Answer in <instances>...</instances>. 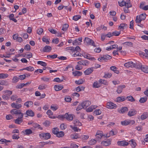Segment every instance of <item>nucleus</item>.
I'll return each mask as SVG.
<instances>
[{"label":"nucleus","instance_id":"obj_3","mask_svg":"<svg viewBox=\"0 0 148 148\" xmlns=\"http://www.w3.org/2000/svg\"><path fill=\"white\" fill-rule=\"evenodd\" d=\"M39 136L41 138L45 140H47L49 139L51 137L50 134L49 133H42L39 134Z\"/></svg>","mask_w":148,"mask_h":148},{"label":"nucleus","instance_id":"obj_48","mask_svg":"<svg viewBox=\"0 0 148 148\" xmlns=\"http://www.w3.org/2000/svg\"><path fill=\"white\" fill-rule=\"evenodd\" d=\"M69 25L67 24H64L62 26V30L64 31H65L67 30L69 27Z\"/></svg>","mask_w":148,"mask_h":148},{"label":"nucleus","instance_id":"obj_47","mask_svg":"<svg viewBox=\"0 0 148 148\" xmlns=\"http://www.w3.org/2000/svg\"><path fill=\"white\" fill-rule=\"evenodd\" d=\"M59 131V129L58 127H55L52 129V132L54 135H56Z\"/></svg>","mask_w":148,"mask_h":148},{"label":"nucleus","instance_id":"obj_9","mask_svg":"<svg viewBox=\"0 0 148 148\" xmlns=\"http://www.w3.org/2000/svg\"><path fill=\"white\" fill-rule=\"evenodd\" d=\"M10 112L12 114L18 115L19 116L22 114L23 115V113L21 112V110H18L16 109H13L11 110Z\"/></svg>","mask_w":148,"mask_h":148},{"label":"nucleus","instance_id":"obj_54","mask_svg":"<svg viewBox=\"0 0 148 148\" xmlns=\"http://www.w3.org/2000/svg\"><path fill=\"white\" fill-rule=\"evenodd\" d=\"M51 124V123L49 121H45L43 123V125L46 127H49L50 125Z\"/></svg>","mask_w":148,"mask_h":148},{"label":"nucleus","instance_id":"obj_63","mask_svg":"<svg viewBox=\"0 0 148 148\" xmlns=\"http://www.w3.org/2000/svg\"><path fill=\"white\" fill-rule=\"evenodd\" d=\"M81 43L78 41L77 39H76L73 42V44L74 45H80Z\"/></svg>","mask_w":148,"mask_h":148},{"label":"nucleus","instance_id":"obj_51","mask_svg":"<svg viewBox=\"0 0 148 148\" xmlns=\"http://www.w3.org/2000/svg\"><path fill=\"white\" fill-rule=\"evenodd\" d=\"M84 81L82 79H80L78 80H76L75 82V83L78 85L81 84H83Z\"/></svg>","mask_w":148,"mask_h":148},{"label":"nucleus","instance_id":"obj_40","mask_svg":"<svg viewBox=\"0 0 148 148\" xmlns=\"http://www.w3.org/2000/svg\"><path fill=\"white\" fill-rule=\"evenodd\" d=\"M32 125L35 128H38L41 130H42L43 128L42 127H41L40 126L39 124H38L37 123H33Z\"/></svg>","mask_w":148,"mask_h":148},{"label":"nucleus","instance_id":"obj_39","mask_svg":"<svg viewBox=\"0 0 148 148\" xmlns=\"http://www.w3.org/2000/svg\"><path fill=\"white\" fill-rule=\"evenodd\" d=\"M74 124L75 125L78 126H81L82 125V123L77 119L75 120L74 121Z\"/></svg>","mask_w":148,"mask_h":148},{"label":"nucleus","instance_id":"obj_1","mask_svg":"<svg viewBox=\"0 0 148 148\" xmlns=\"http://www.w3.org/2000/svg\"><path fill=\"white\" fill-rule=\"evenodd\" d=\"M138 63H134L132 61H130L125 63L124 64V66H125L127 68L134 67L137 69V68H140V66H138Z\"/></svg>","mask_w":148,"mask_h":148},{"label":"nucleus","instance_id":"obj_53","mask_svg":"<svg viewBox=\"0 0 148 148\" xmlns=\"http://www.w3.org/2000/svg\"><path fill=\"white\" fill-rule=\"evenodd\" d=\"M37 64H40L43 66H46L47 65V64L46 62L42 61H38L37 62Z\"/></svg>","mask_w":148,"mask_h":148},{"label":"nucleus","instance_id":"obj_23","mask_svg":"<svg viewBox=\"0 0 148 148\" xmlns=\"http://www.w3.org/2000/svg\"><path fill=\"white\" fill-rule=\"evenodd\" d=\"M26 114L27 116L31 117L34 116V112L31 110H29L26 111Z\"/></svg>","mask_w":148,"mask_h":148},{"label":"nucleus","instance_id":"obj_19","mask_svg":"<svg viewBox=\"0 0 148 148\" xmlns=\"http://www.w3.org/2000/svg\"><path fill=\"white\" fill-rule=\"evenodd\" d=\"M125 87V85H123L119 86L116 90V92L119 94L121 93L122 91L123 88Z\"/></svg>","mask_w":148,"mask_h":148},{"label":"nucleus","instance_id":"obj_5","mask_svg":"<svg viewBox=\"0 0 148 148\" xmlns=\"http://www.w3.org/2000/svg\"><path fill=\"white\" fill-rule=\"evenodd\" d=\"M84 42L86 43L88 45H91L95 47H96L93 41L88 38L86 37L85 38Z\"/></svg>","mask_w":148,"mask_h":148},{"label":"nucleus","instance_id":"obj_10","mask_svg":"<svg viewBox=\"0 0 148 148\" xmlns=\"http://www.w3.org/2000/svg\"><path fill=\"white\" fill-rule=\"evenodd\" d=\"M112 58V57L108 55H104L103 56L98 58V60L101 61L103 60H110Z\"/></svg>","mask_w":148,"mask_h":148},{"label":"nucleus","instance_id":"obj_30","mask_svg":"<svg viewBox=\"0 0 148 148\" xmlns=\"http://www.w3.org/2000/svg\"><path fill=\"white\" fill-rule=\"evenodd\" d=\"M128 110V109L127 107H124L122 108L119 111V112L120 113H123Z\"/></svg>","mask_w":148,"mask_h":148},{"label":"nucleus","instance_id":"obj_46","mask_svg":"<svg viewBox=\"0 0 148 148\" xmlns=\"http://www.w3.org/2000/svg\"><path fill=\"white\" fill-rule=\"evenodd\" d=\"M3 92L5 95H7L9 97L12 94V92L9 90H5L3 91Z\"/></svg>","mask_w":148,"mask_h":148},{"label":"nucleus","instance_id":"obj_8","mask_svg":"<svg viewBox=\"0 0 148 148\" xmlns=\"http://www.w3.org/2000/svg\"><path fill=\"white\" fill-rule=\"evenodd\" d=\"M117 143L118 146H127L129 145V143L125 140L118 141Z\"/></svg>","mask_w":148,"mask_h":148},{"label":"nucleus","instance_id":"obj_26","mask_svg":"<svg viewBox=\"0 0 148 148\" xmlns=\"http://www.w3.org/2000/svg\"><path fill=\"white\" fill-rule=\"evenodd\" d=\"M23 132L24 134L26 135H28L32 133V131L30 129H26L23 131Z\"/></svg>","mask_w":148,"mask_h":148},{"label":"nucleus","instance_id":"obj_44","mask_svg":"<svg viewBox=\"0 0 148 148\" xmlns=\"http://www.w3.org/2000/svg\"><path fill=\"white\" fill-rule=\"evenodd\" d=\"M145 53L142 52V53L140 54L147 58V59H148V49H145Z\"/></svg>","mask_w":148,"mask_h":148},{"label":"nucleus","instance_id":"obj_38","mask_svg":"<svg viewBox=\"0 0 148 148\" xmlns=\"http://www.w3.org/2000/svg\"><path fill=\"white\" fill-rule=\"evenodd\" d=\"M127 26V25L125 23H121L119 26V29L121 30H123L125 27H126Z\"/></svg>","mask_w":148,"mask_h":148},{"label":"nucleus","instance_id":"obj_49","mask_svg":"<svg viewBox=\"0 0 148 148\" xmlns=\"http://www.w3.org/2000/svg\"><path fill=\"white\" fill-rule=\"evenodd\" d=\"M147 98L146 97H144L141 98L139 101L141 103H144L147 101Z\"/></svg>","mask_w":148,"mask_h":148},{"label":"nucleus","instance_id":"obj_37","mask_svg":"<svg viewBox=\"0 0 148 148\" xmlns=\"http://www.w3.org/2000/svg\"><path fill=\"white\" fill-rule=\"evenodd\" d=\"M8 76V75L6 73H0V79H4L7 78Z\"/></svg>","mask_w":148,"mask_h":148},{"label":"nucleus","instance_id":"obj_29","mask_svg":"<svg viewBox=\"0 0 148 148\" xmlns=\"http://www.w3.org/2000/svg\"><path fill=\"white\" fill-rule=\"evenodd\" d=\"M33 104V103L32 101H28L24 103V105L26 106L27 108H29L30 106L32 105Z\"/></svg>","mask_w":148,"mask_h":148},{"label":"nucleus","instance_id":"obj_24","mask_svg":"<svg viewBox=\"0 0 148 148\" xmlns=\"http://www.w3.org/2000/svg\"><path fill=\"white\" fill-rule=\"evenodd\" d=\"M111 140H107V141H103L101 142V144L103 145L108 146L111 144Z\"/></svg>","mask_w":148,"mask_h":148},{"label":"nucleus","instance_id":"obj_52","mask_svg":"<svg viewBox=\"0 0 148 148\" xmlns=\"http://www.w3.org/2000/svg\"><path fill=\"white\" fill-rule=\"evenodd\" d=\"M126 99H127L128 101L131 102H133L135 101V99L133 97L131 96H130L127 97Z\"/></svg>","mask_w":148,"mask_h":148},{"label":"nucleus","instance_id":"obj_14","mask_svg":"<svg viewBox=\"0 0 148 148\" xmlns=\"http://www.w3.org/2000/svg\"><path fill=\"white\" fill-rule=\"evenodd\" d=\"M82 104L84 108H86L91 104V102L89 101L86 100L83 101Z\"/></svg>","mask_w":148,"mask_h":148},{"label":"nucleus","instance_id":"obj_16","mask_svg":"<svg viewBox=\"0 0 148 148\" xmlns=\"http://www.w3.org/2000/svg\"><path fill=\"white\" fill-rule=\"evenodd\" d=\"M117 132L116 130L110 131L109 134H107L106 135L107 137H109L110 136H113L116 134Z\"/></svg>","mask_w":148,"mask_h":148},{"label":"nucleus","instance_id":"obj_20","mask_svg":"<svg viewBox=\"0 0 148 148\" xmlns=\"http://www.w3.org/2000/svg\"><path fill=\"white\" fill-rule=\"evenodd\" d=\"M11 106L13 108H15L18 109H19L22 107V105L21 104H18L17 103H12Z\"/></svg>","mask_w":148,"mask_h":148},{"label":"nucleus","instance_id":"obj_56","mask_svg":"<svg viewBox=\"0 0 148 148\" xmlns=\"http://www.w3.org/2000/svg\"><path fill=\"white\" fill-rule=\"evenodd\" d=\"M148 117V115L147 113H144L141 116V119L142 120H144L146 119Z\"/></svg>","mask_w":148,"mask_h":148},{"label":"nucleus","instance_id":"obj_13","mask_svg":"<svg viewBox=\"0 0 148 148\" xmlns=\"http://www.w3.org/2000/svg\"><path fill=\"white\" fill-rule=\"evenodd\" d=\"M93 71V67L89 68L85 70L84 73L85 75H88L91 74Z\"/></svg>","mask_w":148,"mask_h":148},{"label":"nucleus","instance_id":"obj_45","mask_svg":"<svg viewBox=\"0 0 148 148\" xmlns=\"http://www.w3.org/2000/svg\"><path fill=\"white\" fill-rule=\"evenodd\" d=\"M89 136L87 135H82L80 136V138L83 140H86L89 138Z\"/></svg>","mask_w":148,"mask_h":148},{"label":"nucleus","instance_id":"obj_12","mask_svg":"<svg viewBox=\"0 0 148 148\" xmlns=\"http://www.w3.org/2000/svg\"><path fill=\"white\" fill-rule=\"evenodd\" d=\"M23 116V115L22 114L19 116L18 118L15 120V123L17 124H20L23 121L22 118Z\"/></svg>","mask_w":148,"mask_h":148},{"label":"nucleus","instance_id":"obj_17","mask_svg":"<svg viewBox=\"0 0 148 148\" xmlns=\"http://www.w3.org/2000/svg\"><path fill=\"white\" fill-rule=\"evenodd\" d=\"M103 132L100 131H97L95 134V136L98 138H101L103 136Z\"/></svg>","mask_w":148,"mask_h":148},{"label":"nucleus","instance_id":"obj_32","mask_svg":"<svg viewBox=\"0 0 148 148\" xmlns=\"http://www.w3.org/2000/svg\"><path fill=\"white\" fill-rule=\"evenodd\" d=\"M126 99V98L124 96H121V97H117L116 100L118 102L120 101H123Z\"/></svg>","mask_w":148,"mask_h":148},{"label":"nucleus","instance_id":"obj_27","mask_svg":"<svg viewBox=\"0 0 148 148\" xmlns=\"http://www.w3.org/2000/svg\"><path fill=\"white\" fill-rule=\"evenodd\" d=\"M8 17H9L10 20L14 21L15 23H16L17 21V20L14 18V15L13 14L9 15L8 16Z\"/></svg>","mask_w":148,"mask_h":148},{"label":"nucleus","instance_id":"obj_18","mask_svg":"<svg viewBox=\"0 0 148 148\" xmlns=\"http://www.w3.org/2000/svg\"><path fill=\"white\" fill-rule=\"evenodd\" d=\"M51 47L46 45L43 47L42 51L45 52H49L51 51Z\"/></svg>","mask_w":148,"mask_h":148},{"label":"nucleus","instance_id":"obj_43","mask_svg":"<svg viewBox=\"0 0 148 148\" xmlns=\"http://www.w3.org/2000/svg\"><path fill=\"white\" fill-rule=\"evenodd\" d=\"M101 86L100 85L97 81L94 82L93 85V87L95 88H98Z\"/></svg>","mask_w":148,"mask_h":148},{"label":"nucleus","instance_id":"obj_31","mask_svg":"<svg viewBox=\"0 0 148 148\" xmlns=\"http://www.w3.org/2000/svg\"><path fill=\"white\" fill-rule=\"evenodd\" d=\"M47 87L46 85L44 84H42L39 86L38 89L40 90H42L45 89Z\"/></svg>","mask_w":148,"mask_h":148},{"label":"nucleus","instance_id":"obj_64","mask_svg":"<svg viewBox=\"0 0 148 148\" xmlns=\"http://www.w3.org/2000/svg\"><path fill=\"white\" fill-rule=\"evenodd\" d=\"M41 79L45 82H48L49 80L50 79V78L47 77H42L41 78Z\"/></svg>","mask_w":148,"mask_h":148},{"label":"nucleus","instance_id":"obj_62","mask_svg":"<svg viewBox=\"0 0 148 148\" xmlns=\"http://www.w3.org/2000/svg\"><path fill=\"white\" fill-rule=\"evenodd\" d=\"M118 3L119 5L121 7L125 6L126 4V2L123 0L121 2L118 1Z\"/></svg>","mask_w":148,"mask_h":148},{"label":"nucleus","instance_id":"obj_28","mask_svg":"<svg viewBox=\"0 0 148 148\" xmlns=\"http://www.w3.org/2000/svg\"><path fill=\"white\" fill-rule=\"evenodd\" d=\"M129 144H130L132 148H134L136 145V144L134 140L132 139L131 140L129 141Z\"/></svg>","mask_w":148,"mask_h":148},{"label":"nucleus","instance_id":"obj_4","mask_svg":"<svg viewBox=\"0 0 148 148\" xmlns=\"http://www.w3.org/2000/svg\"><path fill=\"white\" fill-rule=\"evenodd\" d=\"M140 66V68H137L138 69H141V70L146 73H148V67L145 65H142L141 63H138V66Z\"/></svg>","mask_w":148,"mask_h":148},{"label":"nucleus","instance_id":"obj_41","mask_svg":"<svg viewBox=\"0 0 148 148\" xmlns=\"http://www.w3.org/2000/svg\"><path fill=\"white\" fill-rule=\"evenodd\" d=\"M125 46H127L130 47H133V44L132 43L130 42H125L122 44Z\"/></svg>","mask_w":148,"mask_h":148},{"label":"nucleus","instance_id":"obj_61","mask_svg":"<svg viewBox=\"0 0 148 148\" xmlns=\"http://www.w3.org/2000/svg\"><path fill=\"white\" fill-rule=\"evenodd\" d=\"M58 107L56 106L52 105L51 106V109L53 111H55L58 108Z\"/></svg>","mask_w":148,"mask_h":148},{"label":"nucleus","instance_id":"obj_6","mask_svg":"<svg viewBox=\"0 0 148 148\" xmlns=\"http://www.w3.org/2000/svg\"><path fill=\"white\" fill-rule=\"evenodd\" d=\"M74 115L73 114H69L68 113L65 114V119L68 121H71L73 119Z\"/></svg>","mask_w":148,"mask_h":148},{"label":"nucleus","instance_id":"obj_57","mask_svg":"<svg viewBox=\"0 0 148 148\" xmlns=\"http://www.w3.org/2000/svg\"><path fill=\"white\" fill-rule=\"evenodd\" d=\"M97 141L95 139H91L89 141L88 144L90 145H93L96 143Z\"/></svg>","mask_w":148,"mask_h":148},{"label":"nucleus","instance_id":"obj_50","mask_svg":"<svg viewBox=\"0 0 148 148\" xmlns=\"http://www.w3.org/2000/svg\"><path fill=\"white\" fill-rule=\"evenodd\" d=\"M99 82L100 84H103L105 85H108V82L107 81L104 80L100 79L99 81Z\"/></svg>","mask_w":148,"mask_h":148},{"label":"nucleus","instance_id":"obj_25","mask_svg":"<svg viewBox=\"0 0 148 148\" xmlns=\"http://www.w3.org/2000/svg\"><path fill=\"white\" fill-rule=\"evenodd\" d=\"M71 138L72 139H77L80 138V136L77 133H74L71 135Z\"/></svg>","mask_w":148,"mask_h":148},{"label":"nucleus","instance_id":"obj_7","mask_svg":"<svg viewBox=\"0 0 148 148\" xmlns=\"http://www.w3.org/2000/svg\"><path fill=\"white\" fill-rule=\"evenodd\" d=\"M117 107V105L111 102H108L107 103V108L108 109H115Z\"/></svg>","mask_w":148,"mask_h":148},{"label":"nucleus","instance_id":"obj_55","mask_svg":"<svg viewBox=\"0 0 148 148\" xmlns=\"http://www.w3.org/2000/svg\"><path fill=\"white\" fill-rule=\"evenodd\" d=\"M0 84L3 85L7 86L8 85V83L6 80H1L0 81Z\"/></svg>","mask_w":148,"mask_h":148},{"label":"nucleus","instance_id":"obj_34","mask_svg":"<svg viewBox=\"0 0 148 148\" xmlns=\"http://www.w3.org/2000/svg\"><path fill=\"white\" fill-rule=\"evenodd\" d=\"M110 69L111 70L114 71L115 73L118 74H119V71L117 70V69L116 67L114 66H111L110 68Z\"/></svg>","mask_w":148,"mask_h":148},{"label":"nucleus","instance_id":"obj_11","mask_svg":"<svg viewBox=\"0 0 148 148\" xmlns=\"http://www.w3.org/2000/svg\"><path fill=\"white\" fill-rule=\"evenodd\" d=\"M82 56H83L85 58L94 61L95 60V58L94 57H91L90 55L89 54L84 53L82 54Z\"/></svg>","mask_w":148,"mask_h":148},{"label":"nucleus","instance_id":"obj_42","mask_svg":"<svg viewBox=\"0 0 148 148\" xmlns=\"http://www.w3.org/2000/svg\"><path fill=\"white\" fill-rule=\"evenodd\" d=\"M70 127L75 132H79L81 131V129L76 127H73L72 125H70Z\"/></svg>","mask_w":148,"mask_h":148},{"label":"nucleus","instance_id":"obj_58","mask_svg":"<svg viewBox=\"0 0 148 148\" xmlns=\"http://www.w3.org/2000/svg\"><path fill=\"white\" fill-rule=\"evenodd\" d=\"M81 18V16L79 15H76L74 16H73V19L75 21H77L78 19H80Z\"/></svg>","mask_w":148,"mask_h":148},{"label":"nucleus","instance_id":"obj_22","mask_svg":"<svg viewBox=\"0 0 148 148\" xmlns=\"http://www.w3.org/2000/svg\"><path fill=\"white\" fill-rule=\"evenodd\" d=\"M54 88L56 91H58L61 90L63 88V86L62 85H55Z\"/></svg>","mask_w":148,"mask_h":148},{"label":"nucleus","instance_id":"obj_59","mask_svg":"<svg viewBox=\"0 0 148 148\" xmlns=\"http://www.w3.org/2000/svg\"><path fill=\"white\" fill-rule=\"evenodd\" d=\"M74 49L73 52H79L81 50L80 48L78 46H77L75 48L74 47Z\"/></svg>","mask_w":148,"mask_h":148},{"label":"nucleus","instance_id":"obj_2","mask_svg":"<svg viewBox=\"0 0 148 148\" xmlns=\"http://www.w3.org/2000/svg\"><path fill=\"white\" fill-rule=\"evenodd\" d=\"M135 121L134 120H125L121 122V124L123 125H132L135 123Z\"/></svg>","mask_w":148,"mask_h":148},{"label":"nucleus","instance_id":"obj_21","mask_svg":"<svg viewBox=\"0 0 148 148\" xmlns=\"http://www.w3.org/2000/svg\"><path fill=\"white\" fill-rule=\"evenodd\" d=\"M137 111L135 110H131L128 113L127 115L129 116H133L136 114Z\"/></svg>","mask_w":148,"mask_h":148},{"label":"nucleus","instance_id":"obj_15","mask_svg":"<svg viewBox=\"0 0 148 148\" xmlns=\"http://www.w3.org/2000/svg\"><path fill=\"white\" fill-rule=\"evenodd\" d=\"M77 63L80 65L84 66H87L89 64V62L86 60H84L80 61L77 62Z\"/></svg>","mask_w":148,"mask_h":148},{"label":"nucleus","instance_id":"obj_36","mask_svg":"<svg viewBox=\"0 0 148 148\" xmlns=\"http://www.w3.org/2000/svg\"><path fill=\"white\" fill-rule=\"evenodd\" d=\"M27 70L29 71H32L34 70V68L31 66H29L28 67L24 68L22 69V70Z\"/></svg>","mask_w":148,"mask_h":148},{"label":"nucleus","instance_id":"obj_35","mask_svg":"<svg viewBox=\"0 0 148 148\" xmlns=\"http://www.w3.org/2000/svg\"><path fill=\"white\" fill-rule=\"evenodd\" d=\"M64 132L62 131L58 132V133L56 135L58 137H62L64 135Z\"/></svg>","mask_w":148,"mask_h":148},{"label":"nucleus","instance_id":"obj_33","mask_svg":"<svg viewBox=\"0 0 148 148\" xmlns=\"http://www.w3.org/2000/svg\"><path fill=\"white\" fill-rule=\"evenodd\" d=\"M73 75L74 76H80L82 74V73L80 71H75V72L73 73Z\"/></svg>","mask_w":148,"mask_h":148},{"label":"nucleus","instance_id":"obj_60","mask_svg":"<svg viewBox=\"0 0 148 148\" xmlns=\"http://www.w3.org/2000/svg\"><path fill=\"white\" fill-rule=\"evenodd\" d=\"M94 114L96 115H98L101 114V111L100 109L96 110L93 112Z\"/></svg>","mask_w":148,"mask_h":148}]
</instances>
